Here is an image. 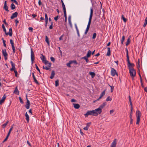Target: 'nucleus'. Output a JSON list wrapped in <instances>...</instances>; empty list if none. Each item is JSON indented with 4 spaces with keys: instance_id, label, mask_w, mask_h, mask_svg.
<instances>
[{
    "instance_id": "f257e3e1",
    "label": "nucleus",
    "mask_w": 147,
    "mask_h": 147,
    "mask_svg": "<svg viewBox=\"0 0 147 147\" xmlns=\"http://www.w3.org/2000/svg\"><path fill=\"white\" fill-rule=\"evenodd\" d=\"M98 112V110L97 109H96L93 110L87 111L86 113L84 114V115L86 117H87L89 115L97 116L98 115L100 114Z\"/></svg>"
},
{
    "instance_id": "f03ea898",
    "label": "nucleus",
    "mask_w": 147,
    "mask_h": 147,
    "mask_svg": "<svg viewBox=\"0 0 147 147\" xmlns=\"http://www.w3.org/2000/svg\"><path fill=\"white\" fill-rule=\"evenodd\" d=\"M126 57L127 58V65L128 67V69H134L133 67L134 66V63H130L129 60V56L128 55V50L127 49H126Z\"/></svg>"
},
{
    "instance_id": "7ed1b4c3",
    "label": "nucleus",
    "mask_w": 147,
    "mask_h": 147,
    "mask_svg": "<svg viewBox=\"0 0 147 147\" xmlns=\"http://www.w3.org/2000/svg\"><path fill=\"white\" fill-rule=\"evenodd\" d=\"M129 71L130 76L132 78V80H134V77H135L136 76V71L134 69H129Z\"/></svg>"
},
{
    "instance_id": "20e7f679",
    "label": "nucleus",
    "mask_w": 147,
    "mask_h": 147,
    "mask_svg": "<svg viewBox=\"0 0 147 147\" xmlns=\"http://www.w3.org/2000/svg\"><path fill=\"white\" fill-rule=\"evenodd\" d=\"M136 117L137 121L136 124H138L140 121V118L141 117V113L139 111H136Z\"/></svg>"
},
{
    "instance_id": "39448f33",
    "label": "nucleus",
    "mask_w": 147,
    "mask_h": 147,
    "mask_svg": "<svg viewBox=\"0 0 147 147\" xmlns=\"http://www.w3.org/2000/svg\"><path fill=\"white\" fill-rule=\"evenodd\" d=\"M107 105V103L106 102H104L101 105L99 108L97 109L98 111V113H99L100 114L102 112V109H103L106 105Z\"/></svg>"
},
{
    "instance_id": "423d86ee",
    "label": "nucleus",
    "mask_w": 147,
    "mask_h": 147,
    "mask_svg": "<svg viewBox=\"0 0 147 147\" xmlns=\"http://www.w3.org/2000/svg\"><path fill=\"white\" fill-rule=\"evenodd\" d=\"M111 75L113 76H115L116 75L117 76L118 75V74L116 70L113 68H111Z\"/></svg>"
},
{
    "instance_id": "0eeeda50",
    "label": "nucleus",
    "mask_w": 147,
    "mask_h": 147,
    "mask_svg": "<svg viewBox=\"0 0 147 147\" xmlns=\"http://www.w3.org/2000/svg\"><path fill=\"white\" fill-rule=\"evenodd\" d=\"M2 54L4 57L5 59L6 60L7 59L8 54L5 50H2Z\"/></svg>"
},
{
    "instance_id": "6e6552de",
    "label": "nucleus",
    "mask_w": 147,
    "mask_h": 147,
    "mask_svg": "<svg viewBox=\"0 0 147 147\" xmlns=\"http://www.w3.org/2000/svg\"><path fill=\"white\" fill-rule=\"evenodd\" d=\"M31 57L32 64L33 63V62L34 60V55L32 49H31Z\"/></svg>"
},
{
    "instance_id": "1a4fd4ad",
    "label": "nucleus",
    "mask_w": 147,
    "mask_h": 147,
    "mask_svg": "<svg viewBox=\"0 0 147 147\" xmlns=\"http://www.w3.org/2000/svg\"><path fill=\"white\" fill-rule=\"evenodd\" d=\"M27 102L26 103V105H25V106L26 108L27 109H28L30 108V102L29 100L28 99L27 97H26Z\"/></svg>"
},
{
    "instance_id": "9d476101",
    "label": "nucleus",
    "mask_w": 147,
    "mask_h": 147,
    "mask_svg": "<svg viewBox=\"0 0 147 147\" xmlns=\"http://www.w3.org/2000/svg\"><path fill=\"white\" fill-rule=\"evenodd\" d=\"M116 139H115L111 145V147H116Z\"/></svg>"
},
{
    "instance_id": "9b49d317",
    "label": "nucleus",
    "mask_w": 147,
    "mask_h": 147,
    "mask_svg": "<svg viewBox=\"0 0 147 147\" xmlns=\"http://www.w3.org/2000/svg\"><path fill=\"white\" fill-rule=\"evenodd\" d=\"M40 58L42 61V62L46 65V59H45V56L41 54L40 56Z\"/></svg>"
},
{
    "instance_id": "f8f14e48",
    "label": "nucleus",
    "mask_w": 147,
    "mask_h": 147,
    "mask_svg": "<svg viewBox=\"0 0 147 147\" xmlns=\"http://www.w3.org/2000/svg\"><path fill=\"white\" fill-rule=\"evenodd\" d=\"M18 13L17 12L13 13L11 17V19H13L14 18L18 16Z\"/></svg>"
},
{
    "instance_id": "ddd939ff",
    "label": "nucleus",
    "mask_w": 147,
    "mask_h": 147,
    "mask_svg": "<svg viewBox=\"0 0 147 147\" xmlns=\"http://www.w3.org/2000/svg\"><path fill=\"white\" fill-rule=\"evenodd\" d=\"M3 8L7 11H9V10L8 9V7L7 5V1H5L4 2V4Z\"/></svg>"
},
{
    "instance_id": "4468645a",
    "label": "nucleus",
    "mask_w": 147,
    "mask_h": 147,
    "mask_svg": "<svg viewBox=\"0 0 147 147\" xmlns=\"http://www.w3.org/2000/svg\"><path fill=\"white\" fill-rule=\"evenodd\" d=\"M6 97V96L5 94L3 95V96L1 100H0V104L1 105L5 101V100Z\"/></svg>"
},
{
    "instance_id": "2eb2a0df",
    "label": "nucleus",
    "mask_w": 147,
    "mask_h": 147,
    "mask_svg": "<svg viewBox=\"0 0 147 147\" xmlns=\"http://www.w3.org/2000/svg\"><path fill=\"white\" fill-rule=\"evenodd\" d=\"M93 10L92 9V8L91 7L90 8V15L89 18V20H92V16H93Z\"/></svg>"
},
{
    "instance_id": "dca6fc26",
    "label": "nucleus",
    "mask_w": 147,
    "mask_h": 147,
    "mask_svg": "<svg viewBox=\"0 0 147 147\" xmlns=\"http://www.w3.org/2000/svg\"><path fill=\"white\" fill-rule=\"evenodd\" d=\"M106 90V89H105L101 93L100 97L98 99H97V100H99L105 95V92Z\"/></svg>"
},
{
    "instance_id": "f3484780",
    "label": "nucleus",
    "mask_w": 147,
    "mask_h": 147,
    "mask_svg": "<svg viewBox=\"0 0 147 147\" xmlns=\"http://www.w3.org/2000/svg\"><path fill=\"white\" fill-rule=\"evenodd\" d=\"M51 63L47 61V70H49L50 69L49 68L51 67Z\"/></svg>"
},
{
    "instance_id": "a211bd4d",
    "label": "nucleus",
    "mask_w": 147,
    "mask_h": 147,
    "mask_svg": "<svg viewBox=\"0 0 147 147\" xmlns=\"http://www.w3.org/2000/svg\"><path fill=\"white\" fill-rule=\"evenodd\" d=\"M32 77H33V79L34 80V81L36 84H39V83H38V81H37V80L36 78L35 77V76H34V73H32Z\"/></svg>"
},
{
    "instance_id": "6ab92c4d",
    "label": "nucleus",
    "mask_w": 147,
    "mask_h": 147,
    "mask_svg": "<svg viewBox=\"0 0 147 147\" xmlns=\"http://www.w3.org/2000/svg\"><path fill=\"white\" fill-rule=\"evenodd\" d=\"M73 105L74 108L76 109H78L80 107V105L78 104L73 103Z\"/></svg>"
},
{
    "instance_id": "aec40b11",
    "label": "nucleus",
    "mask_w": 147,
    "mask_h": 147,
    "mask_svg": "<svg viewBox=\"0 0 147 147\" xmlns=\"http://www.w3.org/2000/svg\"><path fill=\"white\" fill-rule=\"evenodd\" d=\"M107 50H108L107 52V53L106 55L107 56H110V55H111V50H110V48L109 47H108Z\"/></svg>"
},
{
    "instance_id": "412c9836",
    "label": "nucleus",
    "mask_w": 147,
    "mask_h": 147,
    "mask_svg": "<svg viewBox=\"0 0 147 147\" xmlns=\"http://www.w3.org/2000/svg\"><path fill=\"white\" fill-rule=\"evenodd\" d=\"M13 93L17 95L19 94V91L18 89L17 86L16 87L15 89L13 92Z\"/></svg>"
},
{
    "instance_id": "4be33fe9",
    "label": "nucleus",
    "mask_w": 147,
    "mask_h": 147,
    "mask_svg": "<svg viewBox=\"0 0 147 147\" xmlns=\"http://www.w3.org/2000/svg\"><path fill=\"white\" fill-rule=\"evenodd\" d=\"M131 38V36H129L128 39H127V41L126 43V46H127L129 44L130 42V38Z\"/></svg>"
},
{
    "instance_id": "5701e85b",
    "label": "nucleus",
    "mask_w": 147,
    "mask_h": 147,
    "mask_svg": "<svg viewBox=\"0 0 147 147\" xmlns=\"http://www.w3.org/2000/svg\"><path fill=\"white\" fill-rule=\"evenodd\" d=\"M25 116L26 117V120L27 121V122H28L29 121V117L27 112H26L25 113Z\"/></svg>"
},
{
    "instance_id": "b1692460",
    "label": "nucleus",
    "mask_w": 147,
    "mask_h": 147,
    "mask_svg": "<svg viewBox=\"0 0 147 147\" xmlns=\"http://www.w3.org/2000/svg\"><path fill=\"white\" fill-rule=\"evenodd\" d=\"M55 72L54 71H53L52 72V73H51V76L50 77V78L51 79H52L54 78V76L55 75Z\"/></svg>"
},
{
    "instance_id": "393cba45",
    "label": "nucleus",
    "mask_w": 147,
    "mask_h": 147,
    "mask_svg": "<svg viewBox=\"0 0 147 147\" xmlns=\"http://www.w3.org/2000/svg\"><path fill=\"white\" fill-rule=\"evenodd\" d=\"M88 58V57L85 56L84 57H82L81 58V59H84L86 60V62L87 63H88L89 62V60Z\"/></svg>"
},
{
    "instance_id": "a878e982",
    "label": "nucleus",
    "mask_w": 147,
    "mask_h": 147,
    "mask_svg": "<svg viewBox=\"0 0 147 147\" xmlns=\"http://www.w3.org/2000/svg\"><path fill=\"white\" fill-rule=\"evenodd\" d=\"M89 74L91 76L92 78H93L95 76V73L93 72H90Z\"/></svg>"
},
{
    "instance_id": "bb28decb",
    "label": "nucleus",
    "mask_w": 147,
    "mask_h": 147,
    "mask_svg": "<svg viewBox=\"0 0 147 147\" xmlns=\"http://www.w3.org/2000/svg\"><path fill=\"white\" fill-rule=\"evenodd\" d=\"M5 34L7 35H9L10 36H11L12 35V32L9 30L8 32H6Z\"/></svg>"
},
{
    "instance_id": "cd10ccee",
    "label": "nucleus",
    "mask_w": 147,
    "mask_h": 147,
    "mask_svg": "<svg viewBox=\"0 0 147 147\" xmlns=\"http://www.w3.org/2000/svg\"><path fill=\"white\" fill-rule=\"evenodd\" d=\"M91 54V51L90 50H89L88 51V52L86 55V56L87 57H90Z\"/></svg>"
},
{
    "instance_id": "c85d7f7f",
    "label": "nucleus",
    "mask_w": 147,
    "mask_h": 147,
    "mask_svg": "<svg viewBox=\"0 0 147 147\" xmlns=\"http://www.w3.org/2000/svg\"><path fill=\"white\" fill-rule=\"evenodd\" d=\"M11 9L12 10H13L15 9L16 6L13 3H11Z\"/></svg>"
},
{
    "instance_id": "c756f323",
    "label": "nucleus",
    "mask_w": 147,
    "mask_h": 147,
    "mask_svg": "<svg viewBox=\"0 0 147 147\" xmlns=\"http://www.w3.org/2000/svg\"><path fill=\"white\" fill-rule=\"evenodd\" d=\"M59 84V80H57L55 81V86L56 87Z\"/></svg>"
},
{
    "instance_id": "7c9ffc66",
    "label": "nucleus",
    "mask_w": 147,
    "mask_h": 147,
    "mask_svg": "<svg viewBox=\"0 0 147 147\" xmlns=\"http://www.w3.org/2000/svg\"><path fill=\"white\" fill-rule=\"evenodd\" d=\"M125 39V36H123L122 38V39L121 41V44L122 45L123 44V42L124 41Z\"/></svg>"
},
{
    "instance_id": "2f4dec72",
    "label": "nucleus",
    "mask_w": 147,
    "mask_h": 147,
    "mask_svg": "<svg viewBox=\"0 0 147 147\" xmlns=\"http://www.w3.org/2000/svg\"><path fill=\"white\" fill-rule=\"evenodd\" d=\"M129 101L130 103V105L131 106H132V103L131 100V97L130 96H129Z\"/></svg>"
},
{
    "instance_id": "473e14b6",
    "label": "nucleus",
    "mask_w": 147,
    "mask_h": 147,
    "mask_svg": "<svg viewBox=\"0 0 147 147\" xmlns=\"http://www.w3.org/2000/svg\"><path fill=\"white\" fill-rule=\"evenodd\" d=\"M145 22L144 23V25H143V26L144 27H145L147 24V17L146 18V19L145 20Z\"/></svg>"
},
{
    "instance_id": "72a5a7b5",
    "label": "nucleus",
    "mask_w": 147,
    "mask_h": 147,
    "mask_svg": "<svg viewBox=\"0 0 147 147\" xmlns=\"http://www.w3.org/2000/svg\"><path fill=\"white\" fill-rule=\"evenodd\" d=\"M2 27L3 29V31L5 32V34L6 33V30L5 26H4V25L3 24H2Z\"/></svg>"
},
{
    "instance_id": "f704fd0d",
    "label": "nucleus",
    "mask_w": 147,
    "mask_h": 147,
    "mask_svg": "<svg viewBox=\"0 0 147 147\" xmlns=\"http://www.w3.org/2000/svg\"><path fill=\"white\" fill-rule=\"evenodd\" d=\"M72 62H73V61H69V63H68L67 64V66L69 67H71L70 65L72 63Z\"/></svg>"
},
{
    "instance_id": "c9c22d12",
    "label": "nucleus",
    "mask_w": 147,
    "mask_h": 147,
    "mask_svg": "<svg viewBox=\"0 0 147 147\" xmlns=\"http://www.w3.org/2000/svg\"><path fill=\"white\" fill-rule=\"evenodd\" d=\"M109 86L111 87V92H112L113 91V89H114V86H110V85H109V84H108Z\"/></svg>"
},
{
    "instance_id": "e433bc0d",
    "label": "nucleus",
    "mask_w": 147,
    "mask_h": 147,
    "mask_svg": "<svg viewBox=\"0 0 147 147\" xmlns=\"http://www.w3.org/2000/svg\"><path fill=\"white\" fill-rule=\"evenodd\" d=\"M121 17L124 22H126L127 19L124 17L123 15H122Z\"/></svg>"
},
{
    "instance_id": "4c0bfd02",
    "label": "nucleus",
    "mask_w": 147,
    "mask_h": 147,
    "mask_svg": "<svg viewBox=\"0 0 147 147\" xmlns=\"http://www.w3.org/2000/svg\"><path fill=\"white\" fill-rule=\"evenodd\" d=\"M9 121H7L4 124H3V125H2V127L3 128H5L6 126L7 125V124Z\"/></svg>"
},
{
    "instance_id": "58836bf2",
    "label": "nucleus",
    "mask_w": 147,
    "mask_h": 147,
    "mask_svg": "<svg viewBox=\"0 0 147 147\" xmlns=\"http://www.w3.org/2000/svg\"><path fill=\"white\" fill-rule=\"evenodd\" d=\"M10 70L11 71H14L15 70V65L12 66V68L10 69Z\"/></svg>"
},
{
    "instance_id": "ea45409f",
    "label": "nucleus",
    "mask_w": 147,
    "mask_h": 147,
    "mask_svg": "<svg viewBox=\"0 0 147 147\" xmlns=\"http://www.w3.org/2000/svg\"><path fill=\"white\" fill-rule=\"evenodd\" d=\"M111 100H112L110 96H109L107 98L106 100L107 101H111Z\"/></svg>"
},
{
    "instance_id": "a19ab883",
    "label": "nucleus",
    "mask_w": 147,
    "mask_h": 147,
    "mask_svg": "<svg viewBox=\"0 0 147 147\" xmlns=\"http://www.w3.org/2000/svg\"><path fill=\"white\" fill-rule=\"evenodd\" d=\"M91 20H89V21L87 27H88L90 28V26L91 24Z\"/></svg>"
},
{
    "instance_id": "79ce46f5",
    "label": "nucleus",
    "mask_w": 147,
    "mask_h": 147,
    "mask_svg": "<svg viewBox=\"0 0 147 147\" xmlns=\"http://www.w3.org/2000/svg\"><path fill=\"white\" fill-rule=\"evenodd\" d=\"M89 28H88V27H87L86 29V31L85 32L84 34H86L88 32V31L89 30Z\"/></svg>"
},
{
    "instance_id": "37998d69",
    "label": "nucleus",
    "mask_w": 147,
    "mask_h": 147,
    "mask_svg": "<svg viewBox=\"0 0 147 147\" xmlns=\"http://www.w3.org/2000/svg\"><path fill=\"white\" fill-rule=\"evenodd\" d=\"M96 34L95 33H94L93 34L92 38L93 39H95L96 38Z\"/></svg>"
},
{
    "instance_id": "c03bdc74",
    "label": "nucleus",
    "mask_w": 147,
    "mask_h": 147,
    "mask_svg": "<svg viewBox=\"0 0 147 147\" xmlns=\"http://www.w3.org/2000/svg\"><path fill=\"white\" fill-rule=\"evenodd\" d=\"M47 43L48 45L49 46V40L47 36Z\"/></svg>"
},
{
    "instance_id": "a18cd8bd",
    "label": "nucleus",
    "mask_w": 147,
    "mask_h": 147,
    "mask_svg": "<svg viewBox=\"0 0 147 147\" xmlns=\"http://www.w3.org/2000/svg\"><path fill=\"white\" fill-rule=\"evenodd\" d=\"M64 13V16L65 17V18H67V14L66 11H63Z\"/></svg>"
},
{
    "instance_id": "49530a36",
    "label": "nucleus",
    "mask_w": 147,
    "mask_h": 147,
    "mask_svg": "<svg viewBox=\"0 0 147 147\" xmlns=\"http://www.w3.org/2000/svg\"><path fill=\"white\" fill-rule=\"evenodd\" d=\"M59 17V16H57L54 18V19L55 21H57Z\"/></svg>"
},
{
    "instance_id": "de8ad7c7",
    "label": "nucleus",
    "mask_w": 147,
    "mask_h": 147,
    "mask_svg": "<svg viewBox=\"0 0 147 147\" xmlns=\"http://www.w3.org/2000/svg\"><path fill=\"white\" fill-rule=\"evenodd\" d=\"M53 22H51V24L50 26L49 27V28L50 29H51L53 28Z\"/></svg>"
},
{
    "instance_id": "09e8293b",
    "label": "nucleus",
    "mask_w": 147,
    "mask_h": 147,
    "mask_svg": "<svg viewBox=\"0 0 147 147\" xmlns=\"http://www.w3.org/2000/svg\"><path fill=\"white\" fill-rule=\"evenodd\" d=\"M62 7L63 8V11H66V8L65 7V6L64 4H63L62 5Z\"/></svg>"
},
{
    "instance_id": "8fccbe9b",
    "label": "nucleus",
    "mask_w": 147,
    "mask_h": 147,
    "mask_svg": "<svg viewBox=\"0 0 147 147\" xmlns=\"http://www.w3.org/2000/svg\"><path fill=\"white\" fill-rule=\"evenodd\" d=\"M35 67H36V69L39 71V72H40V69H39V68H38V66H37V65L36 64H35Z\"/></svg>"
},
{
    "instance_id": "3c124183",
    "label": "nucleus",
    "mask_w": 147,
    "mask_h": 147,
    "mask_svg": "<svg viewBox=\"0 0 147 147\" xmlns=\"http://www.w3.org/2000/svg\"><path fill=\"white\" fill-rule=\"evenodd\" d=\"M50 59L51 61L53 62H54L55 61V59L54 58H53V57H51Z\"/></svg>"
},
{
    "instance_id": "603ef678",
    "label": "nucleus",
    "mask_w": 147,
    "mask_h": 147,
    "mask_svg": "<svg viewBox=\"0 0 147 147\" xmlns=\"http://www.w3.org/2000/svg\"><path fill=\"white\" fill-rule=\"evenodd\" d=\"M15 76L16 77H17L18 76V72L16 70H15L14 71Z\"/></svg>"
},
{
    "instance_id": "864d4df0",
    "label": "nucleus",
    "mask_w": 147,
    "mask_h": 147,
    "mask_svg": "<svg viewBox=\"0 0 147 147\" xmlns=\"http://www.w3.org/2000/svg\"><path fill=\"white\" fill-rule=\"evenodd\" d=\"M19 100H20V102L21 103H23V101L22 100V98H21V97H19Z\"/></svg>"
},
{
    "instance_id": "5fc2aeb1",
    "label": "nucleus",
    "mask_w": 147,
    "mask_h": 147,
    "mask_svg": "<svg viewBox=\"0 0 147 147\" xmlns=\"http://www.w3.org/2000/svg\"><path fill=\"white\" fill-rule=\"evenodd\" d=\"M76 30V31H77V33L78 36L79 37H80V34H79V30L78 29Z\"/></svg>"
},
{
    "instance_id": "6e6d98bb",
    "label": "nucleus",
    "mask_w": 147,
    "mask_h": 147,
    "mask_svg": "<svg viewBox=\"0 0 147 147\" xmlns=\"http://www.w3.org/2000/svg\"><path fill=\"white\" fill-rule=\"evenodd\" d=\"M131 112L130 113V115H132V110H133L132 106H131Z\"/></svg>"
},
{
    "instance_id": "4d7b16f0",
    "label": "nucleus",
    "mask_w": 147,
    "mask_h": 147,
    "mask_svg": "<svg viewBox=\"0 0 147 147\" xmlns=\"http://www.w3.org/2000/svg\"><path fill=\"white\" fill-rule=\"evenodd\" d=\"M115 111V110L113 109L111 110L110 111V114L113 113Z\"/></svg>"
},
{
    "instance_id": "13d9d810",
    "label": "nucleus",
    "mask_w": 147,
    "mask_h": 147,
    "mask_svg": "<svg viewBox=\"0 0 147 147\" xmlns=\"http://www.w3.org/2000/svg\"><path fill=\"white\" fill-rule=\"evenodd\" d=\"M13 128V127L12 126L9 129V131L8 132V133H9V134H10L11 131L12 130V129Z\"/></svg>"
},
{
    "instance_id": "bf43d9fd",
    "label": "nucleus",
    "mask_w": 147,
    "mask_h": 147,
    "mask_svg": "<svg viewBox=\"0 0 147 147\" xmlns=\"http://www.w3.org/2000/svg\"><path fill=\"white\" fill-rule=\"evenodd\" d=\"M3 22V23L5 24V25H8L7 23L6 22V20L5 19Z\"/></svg>"
},
{
    "instance_id": "052dcab7",
    "label": "nucleus",
    "mask_w": 147,
    "mask_h": 147,
    "mask_svg": "<svg viewBox=\"0 0 147 147\" xmlns=\"http://www.w3.org/2000/svg\"><path fill=\"white\" fill-rule=\"evenodd\" d=\"M38 3L39 5H40L42 4V2L40 0L38 1Z\"/></svg>"
},
{
    "instance_id": "680f3d73",
    "label": "nucleus",
    "mask_w": 147,
    "mask_h": 147,
    "mask_svg": "<svg viewBox=\"0 0 147 147\" xmlns=\"http://www.w3.org/2000/svg\"><path fill=\"white\" fill-rule=\"evenodd\" d=\"M10 63H11V66H13V65H15L14 63H13V62H12V61H10Z\"/></svg>"
},
{
    "instance_id": "e2e57ef3",
    "label": "nucleus",
    "mask_w": 147,
    "mask_h": 147,
    "mask_svg": "<svg viewBox=\"0 0 147 147\" xmlns=\"http://www.w3.org/2000/svg\"><path fill=\"white\" fill-rule=\"evenodd\" d=\"M90 124L91 123H87L86 124V127H88V128H89V127L90 126Z\"/></svg>"
},
{
    "instance_id": "0e129e2a",
    "label": "nucleus",
    "mask_w": 147,
    "mask_h": 147,
    "mask_svg": "<svg viewBox=\"0 0 147 147\" xmlns=\"http://www.w3.org/2000/svg\"><path fill=\"white\" fill-rule=\"evenodd\" d=\"M76 101V100L74 99H71V102H75Z\"/></svg>"
},
{
    "instance_id": "69168bd1",
    "label": "nucleus",
    "mask_w": 147,
    "mask_h": 147,
    "mask_svg": "<svg viewBox=\"0 0 147 147\" xmlns=\"http://www.w3.org/2000/svg\"><path fill=\"white\" fill-rule=\"evenodd\" d=\"M88 128L87 127H86L84 128V129L85 130H87L88 129Z\"/></svg>"
},
{
    "instance_id": "338daca9",
    "label": "nucleus",
    "mask_w": 147,
    "mask_h": 147,
    "mask_svg": "<svg viewBox=\"0 0 147 147\" xmlns=\"http://www.w3.org/2000/svg\"><path fill=\"white\" fill-rule=\"evenodd\" d=\"M8 138L7 137H6V138H5V139L3 141V143L4 142H5L7 140Z\"/></svg>"
},
{
    "instance_id": "774afa93",
    "label": "nucleus",
    "mask_w": 147,
    "mask_h": 147,
    "mask_svg": "<svg viewBox=\"0 0 147 147\" xmlns=\"http://www.w3.org/2000/svg\"><path fill=\"white\" fill-rule=\"evenodd\" d=\"M63 35H61L59 38V40H62L63 37Z\"/></svg>"
}]
</instances>
